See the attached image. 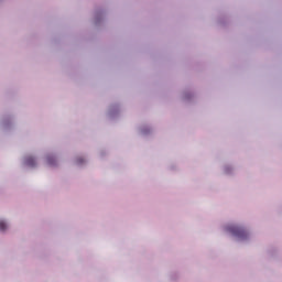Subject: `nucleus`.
Instances as JSON below:
<instances>
[{
  "instance_id": "1",
  "label": "nucleus",
  "mask_w": 282,
  "mask_h": 282,
  "mask_svg": "<svg viewBox=\"0 0 282 282\" xmlns=\"http://www.w3.org/2000/svg\"><path fill=\"white\" fill-rule=\"evenodd\" d=\"M228 230H229V232H232L235 235V237H238L239 239H246V237H248V232L242 227L229 226Z\"/></svg>"
},
{
  "instance_id": "2",
  "label": "nucleus",
  "mask_w": 282,
  "mask_h": 282,
  "mask_svg": "<svg viewBox=\"0 0 282 282\" xmlns=\"http://www.w3.org/2000/svg\"><path fill=\"white\" fill-rule=\"evenodd\" d=\"M25 164H26V166H35L36 165V161H34V158L28 156L25 159Z\"/></svg>"
},
{
  "instance_id": "3",
  "label": "nucleus",
  "mask_w": 282,
  "mask_h": 282,
  "mask_svg": "<svg viewBox=\"0 0 282 282\" xmlns=\"http://www.w3.org/2000/svg\"><path fill=\"white\" fill-rule=\"evenodd\" d=\"M6 228H8V226L6 225V221L0 220V230H6Z\"/></svg>"
},
{
  "instance_id": "4",
  "label": "nucleus",
  "mask_w": 282,
  "mask_h": 282,
  "mask_svg": "<svg viewBox=\"0 0 282 282\" xmlns=\"http://www.w3.org/2000/svg\"><path fill=\"white\" fill-rule=\"evenodd\" d=\"M47 162H48V164H54V159L48 156Z\"/></svg>"
}]
</instances>
